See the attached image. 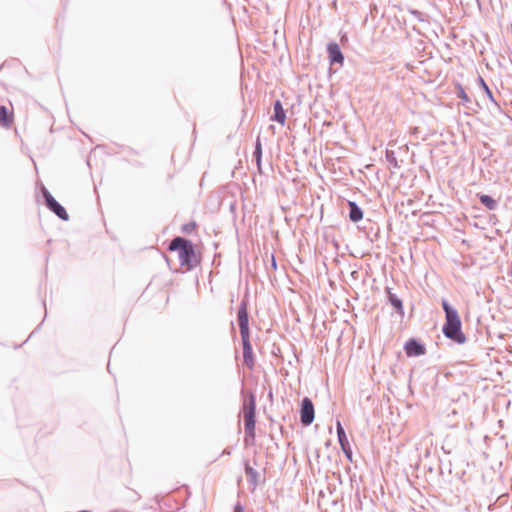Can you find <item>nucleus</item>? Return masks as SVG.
<instances>
[{
    "label": "nucleus",
    "instance_id": "f257e3e1",
    "mask_svg": "<svg viewBox=\"0 0 512 512\" xmlns=\"http://www.w3.org/2000/svg\"><path fill=\"white\" fill-rule=\"evenodd\" d=\"M168 250L178 252L180 265L188 271L195 268L198 264L193 243L184 237L177 236L173 238L168 246Z\"/></svg>",
    "mask_w": 512,
    "mask_h": 512
},
{
    "label": "nucleus",
    "instance_id": "f03ea898",
    "mask_svg": "<svg viewBox=\"0 0 512 512\" xmlns=\"http://www.w3.org/2000/svg\"><path fill=\"white\" fill-rule=\"evenodd\" d=\"M244 410V429H245V443H249V438L252 440L255 438V423H256V399L253 393H251L247 400L243 404Z\"/></svg>",
    "mask_w": 512,
    "mask_h": 512
},
{
    "label": "nucleus",
    "instance_id": "7ed1b4c3",
    "mask_svg": "<svg viewBox=\"0 0 512 512\" xmlns=\"http://www.w3.org/2000/svg\"><path fill=\"white\" fill-rule=\"evenodd\" d=\"M444 336L457 344H464L467 340L462 331L461 322H445L442 327Z\"/></svg>",
    "mask_w": 512,
    "mask_h": 512
},
{
    "label": "nucleus",
    "instance_id": "20e7f679",
    "mask_svg": "<svg viewBox=\"0 0 512 512\" xmlns=\"http://www.w3.org/2000/svg\"><path fill=\"white\" fill-rule=\"evenodd\" d=\"M42 195L46 207L53 212L61 220L67 221L69 215L66 209L52 196V194L45 188L42 187Z\"/></svg>",
    "mask_w": 512,
    "mask_h": 512
},
{
    "label": "nucleus",
    "instance_id": "39448f33",
    "mask_svg": "<svg viewBox=\"0 0 512 512\" xmlns=\"http://www.w3.org/2000/svg\"><path fill=\"white\" fill-rule=\"evenodd\" d=\"M315 411L314 405L310 398L304 397L300 408V422L304 426H309L314 421Z\"/></svg>",
    "mask_w": 512,
    "mask_h": 512
},
{
    "label": "nucleus",
    "instance_id": "423d86ee",
    "mask_svg": "<svg viewBox=\"0 0 512 512\" xmlns=\"http://www.w3.org/2000/svg\"><path fill=\"white\" fill-rule=\"evenodd\" d=\"M336 432H337L338 442L340 444V447H341L343 453L345 454L346 458L350 462H352V455H353L352 449H351L350 443L348 441V438L346 436L345 430L339 420L336 423Z\"/></svg>",
    "mask_w": 512,
    "mask_h": 512
},
{
    "label": "nucleus",
    "instance_id": "0eeeda50",
    "mask_svg": "<svg viewBox=\"0 0 512 512\" xmlns=\"http://www.w3.org/2000/svg\"><path fill=\"white\" fill-rule=\"evenodd\" d=\"M405 353L408 357H418L426 353V347L417 339L411 338L404 345Z\"/></svg>",
    "mask_w": 512,
    "mask_h": 512
},
{
    "label": "nucleus",
    "instance_id": "6e6552de",
    "mask_svg": "<svg viewBox=\"0 0 512 512\" xmlns=\"http://www.w3.org/2000/svg\"><path fill=\"white\" fill-rule=\"evenodd\" d=\"M327 52L330 64H343L344 55L339 47V45L335 42H331L327 45Z\"/></svg>",
    "mask_w": 512,
    "mask_h": 512
},
{
    "label": "nucleus",
    "instance_id": "1a4fd4ad",
    "mask_svg": "<svg viewBox=\"0 0 512 512\" xmlns=\"http://www.w3.org/2000/svg\"><path fill=\"white\" fill-rule=\"evenodd\" d=\"M237 322L239 327L249 326L248 301L245 299L239 304Z\"/></svg>",
    "mask_w": 512,
    "mask_h": 512
},
{
    "label": "nucleus",
    "instance_id": "9d476101",
    "mask_svg": "<svg viewBox=\"0 0 512 512\" xmlns=\"http://www.w3.org/2000/svg\"><path fill=\"white\" fill-rule=\"evenodd\" d=\"M441 305L445 312V322H461L458 311L446 299H442Z\"/></svg>",
    "mask_w": 512,
    "mask_h": 512
},
{
    "label": "nucleus",
    "instance_id": "9b49d317",
    "mask_svg": "<svg viewBox=\"0 0 512 512\" xmlns=\"http://www.w3.org/2000/svg\"><path fill=\"white\" fill-rule=\"evenodd\" d=\"M387 294V299L390 305L395 309V311L400 315H404V308H403V302L402 300L392 292V289L389 287H386L385 289Z\"/></svg>",
    "mask_w": 512,
    "mask_h": 512
},
{
    "label": "nucleus",
    "instance_id": "f8f14e48",
    "mask_svg": "<svg viewBox=\"0 0 512 512\" xmlns=\"http://www.w3.org/2000/svg\"><path fill=\"white\" fill-rule=\"evenodd\" d=\"M273 109H274V114H273V116H271V120L275 121L281 125H284L285 120H286V113H285V110L283 109V106H282V103L280 100H276L274 102Z\"/></svg>",
    "mask_w": 512,
    "mask_h": 512
},
{
    "label": "nucleus",
    "instance_id": "ddd939ff",
    "mask_svg": "<svg viewBox=\"0 0 512 512\" xmlns=\"http://www.w3.org/2000/svg\"><path fill=\"white\" fill-rule=\"evenodd\" d=\"M349 208V219L350 221L357 223L363 219V210L354 201H348Z\"/></svg>",
    "mask_w": 512,
    "mask_h": 512
},
{
    "label": "nucleus",
    "instance_id": "4468645a",
    "mask_svg": "<svg viewBox=\"0 0 512 512\" xmlns=\"http://www.w3.org/2000/svg\"><path fill=\"white\" fill-rule=\"evenodd\" d=\"M242 347H243V360H244V363H245V365L248 368L251 369L255 365V359H254V355H253V350H252L251 342H249V343H242Z\"/></svg>",
    "mask_w": 512,
    "mask_h": 512
},
{
    "label": "nucleus",
    "instance_id": "2eb2a0df",
    "mask_svg": "<svg viewBox=\"0 0 512 512\" xmlns=\"http://www.w3.org/2000/svg\"><path fill=\"white\" fill-rule=\"evenodd\" d=\"M244 470L249 483L253 486V489L256 488L259 483V473L249 465L248 461H245L244 463Z\"/></svg>",
    "mask_w": 512,
    "mask_h": 512
},
{
    "label": "nucleus",
    "instance_id": "dca6fc26",
    "mask_svg": "<svg viewBox=\"0 0 512 512\" xmlns=\"http://www.w3.org/2000/svg\"><path fill=\"white\" fill-rule=\"evenodd\" d=\"M13 122V113L9 109L1 105L0 106V125L3 127H9Z\"/></svg>",
    "mask_w": 512,
    "mask_h": 512
},
{
    "label": "nucleus",
    "instance_id": "f3484780",
    "mask_svg": "<svg viewBox=\"0 0 512 512\" xmlns=\"http://www.w3.org/2000/svg\"><path fill=\"white\" fill-rule=\"evenodd\" d=\"M253 156L255 158L257 169H258L259 173H262V144H261L260 136H258L256 139Z\"/></svg>",
    "mask_w": 512,
    "mask_h": 512
},
{
    "label": "nucleus",
    "instance_id": "a211bd4d",
    "mask_svg": "<svg viewBox=\"0 0 512 512\" xmlns=\"http://www.w3.org/2000/svg\"><path fill=\"white\" fill-rule=\"evenodd\" d=\"M480 203L485 206L488 210H496L498 207L497 201L489 195L477 194Z\"/></svg>",
    "mask_w": 512,
    "mask_h": 512
},
{
    "label": "nucleus",
    "instance_id": "6ab92c4d",
    "mask_svg": "<svg viewBox=\"0 0 512 512\" xmlns=\"http://www.w3.org/2000/svg\"><path fill=\"white\" fill-rule=\"evenodd\" d=\"M386 161L395 169L400 168L395 152L392 150H386L385 153Z\"/></svg>",
    "mask_w": 512,
    "mask_h": 512
},
{
    "label": "nucleus",
    "instance_id": "aec40b11",
    "mask_svg": "<svg viewBox=\"0 0 512 512\" xmlns=\"http://www.w3.org/2000/svg\"><path fill=\"white\" fill-rule=\"evenodd\" d=\"M478 79H479L480 85H481L482 89L484 90L485 94L487 95V97L491 100V102H493L495 105H497V103L493 97V93L490 90V88L488 87V85L486 84V82L483 80L482 77H479Z\"/></svg>",
    "mask_w": 512,
    "mask_h": 512
},
{
    "label": "nucleus",
    "instance_id": "412c9836",
    "mask_svg": "<svg viewBox=\"0 0 512 512\" xmlns=\"http://www.w3.org/2000/svg\"><path fill=\"white\" fill-rule=\"evenodd\" d=\"M242 343L250 342L249 326L239 327Z\"/></svg>",
    "mask_w": 512,
    "mask_h": 512
},
{
    "label": "nucleus",
    "instance_id": "4be33fe9",
    "mask_svg": "<svg viewBox=\"0 0 512 512\" xmlns=\"http://www.w3.org/2000/svg\"><path fill=\"white\" fill-rule=\"evenodd\" d=\"M457 97L462 100L463 104H467L470 102V98L462 86H459L458 88Z\"/></svg>",
    "mask_w": 512,
    "mask_h": 512
},
{
    "label": "nucleus",
    "instance_id": "5701e85b",
    "mask_svg": "<svg viewBox=\"0 0 512 512\" xmlns=\"http://www.w3.org/2000/svg\"><path fill=\"white\" fill-rule=\"evenodd\" d=\"M195 227H196L195 222H189L182 226V232L187 233V234L191 233L195 229Z\"/></svg>",
    "mask_w": 512,
    "mask_h": 512
},
{
    "label": "nucleus",
    "instance_id": "b1692460",
    "mask_svg": "<svg viewBox=\"0 0 512 512\" xmlns=\"http://www.w3.org/2000/svg\"><path fill=\"white\" fill-rule=\"evenodd\" d=\"M409 13L411 15H413L418 21H420V22H424L425 21L422 12H420L418 10H415V9H411V10H409Z\"/></svg>",
    "mask_w": 512,
    "mask_h": 512
},
{
    "label": "nucleus",
    "instance_id": "393cba45",
    "mask_svg": "<svg viewBox=\"0 0 512 512\" xmlns=\"http://www.w3.org/2000/svg\"><path fill=\"white\" fill-rule=\"evenodd\" d=\"M234 512H245L244 507L238 502L234 507Z\"/></svg>",
    "mask_w": 512,
    "mask_h": 512
},
{
    "label": "nucleus",
    "instance_id": "a878e982",
    "mask_svg": "<svg viewBox=\"0 0 512 512\" xmlns=\"http://www.w3.org/2000/svg\"><path fill=\"white\" fill-rule=\"evenodd\" d=\"M271 266L274 270L277 269V263H276V260H275V257L274 255H271Z\"/></svg>",
    "mask_w": 512,
    "mask_h": 512
},
{
    "label": "nucleus",
    "instance_id": "bb28decb",
    "mask_svg": "<svg viewBox=\"0 0 512 512\" xmlns=\"http://www.w3.org/2000/svg\"><path fill=\"white\" fill-rule=\"evenodd\" d=\"M223 453H224V454H228V455L230 454V452H229V451H226V450H225Z\"/></svg>",
    "mask_w": 512,
    "mask_h": 512
}]
</instances>
